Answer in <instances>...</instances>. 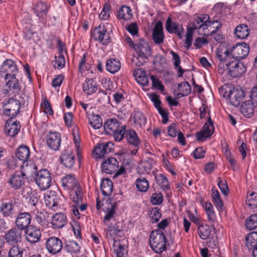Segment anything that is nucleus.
I'll return each mask as SVG.
<instances>
[{
    "mask_svg": "<svg viewBox=\"0 0 257 257\" xmlns=\"http://www.w3.org/2000/svg\"><path fill=\"white\" fill-rule=\"evenodd\" d=\"M216 62L218 64V72L223 74L225 71L228 76L232 78L240 77L246 71L245 67L240 61L230 58L225 55H220L217 50L216 53Z\"/></svg>",
    "mask_w": 257,
    "mask_h": 257,
    "instance_id": "nucleus-1",
    "label": "nucleus"
},
{
    "mask_svg": "<svg viewBox=\"0 0 257 257\" xmlns=\"http://www.w3.org/2000/svg\"><path fill=\"white\" fill-rule=\"evenodd\" d=\"M210 17L207 14H202L196 17L193 20V25L195 28L200 31L201 33L206 36H212L215 31L221 27V24L218 21H210Z\"/></svg>",
    "mask_w": 257,
    "mask_h": 257,
    "instance_id": "nucleus-2",
    "label": "nucleus"
},
{
    "mask_svg": "<svg viewBox=\"0 0 257 257\" xmlns=\"http://www.w3.org/2000/svg\"><path fill=\"white\" fill-rule=\"evenodd\" d=\"M166 236L160 230L153 231L150 235V244L151 248L157 253H161L167 248Z\"/></svg>",
    "mask_w": 257,
    "mask_h": 257,
    "instance_id": "nucleus-3",
    "label": "nucleus"
},
{
    "mask_svg": "<svg viewBox=\"0 0 257 257\" xmlns=\"http://www.w3.org/2000/svg\"><path fill=\"white\" fill-rule=\"evenodd\" d=\"M249 52V47L248 45L245 43H242L241 44H237L224 52L220 51V55H225L226 57L229 56L230 58L239 61L240 59L246 57Z\"/></svg>",
    "mask_w": 257,
    "mask_h": 257,
    "instance_id": "nucleus-4",
    "label": "nucleus"
},
{
    "mask_svg": "<svg viewBox=\"0 0 257 257\" xmlns=\"http://www.w3.org/2000/svg\"><path fill=\"white\" fill-rule=\"evenodd\" d=\"M40 189L45 190L48 189L51 184L52 178L50 172L45 169L39 170L33 178Z\"/></svg>",
    "mask_w": 257,
    "mask_h": 257,
    "instance_id": "nucleus-5",
    "label": "nucleus"
},
{
    "mask_svg": "<svg viewBox=\"0 0 257 257\" xmlns=\"http://www.w3.org/2000/svg\"><path fill=\"white\" fill-rule=\"evenodd\" d=\"M110 32L107 31L104 26L95 28L93 32L94 40L100 41L103 45H107L110 42Z\"/></svg>",
    "mask_w": 257,
    "mask_h": 257,
    "instance_id": "nucleus-6",
    "label": "nucleus"
},
{
    "mask_svg": "<svg viewBox=\"0 0 257 257\" xmlns=\"http://www.w3.org/2000/svg\"><path fill=\"white\" fill-rule=\"evenodd\" d=\"M21 104L18 100L10 98L4 105V113L10 118L16 116L20 111Z\"/></svg>",
    "mask_w": 257,
    "mask_h": 257,
    "instance_id": "nucleus-7",
    "label": "nucleus"
},
{
    "mask_svg": "<svg viewBox=\"0 0 257 257\" xmlns=\"http://www.w3.org/2000/svg\"><path fill=\"white\" fill-rule=\"evenodd\" d=\"M138 54V59L148 58L151 55V50L148 43L144 39H140L138 43H135L134 49Z\"/></svg>",
    "mask_w": 257,
    "mask_h": 257,
    "instance_id": "nucleus-8",
    "label": "nucleus"
},
{
    "mask_svg": "<svg viewBox=\"0 0 257 257\" xmlns=\"http://www.w3.org/2000/svg\"><path fill=\"white\" fill-rule=\"evenodd\" d=\"M45 245L48 251L52 254L59 253L63 247L62 241L59 238L54 236L48 238Z\"/></svg>",
    "mask_w": 257,
    "mask_h": 257,
    "instance_id": "nucleus-9",
    "label": "nucleus"
},
{
    "mask_svg": "<svg viewBox=\"0 0 257 257\" xmlns=\"http://www.w3.org/2000/svg\"><path fill=\"white\" fill-rule=\"evenodd\" d=\"M227 96L230 104L235 107L239 105L244 97V91L239 87H233L229 90Z\"/></svg>",
    "mask_w": 257,
    "mask_h": 257,
    "instance_id": "nucleus-10",
    "label": "nucleus"
},
{
    "mask_svg": "<svg viewBox=\"0 0 257 257\" xmlns=\"http://www.w3.org/2000/svg\"><path fill=\"white\" fill-rule=\"evenodd\" d=\"M25 233L26 240L32 244L38 242L41 237L40 229L33 225L27 228Z\"/></svg>",
    "mask_w": 257,
    "mask_h": 257,
    "instance_id": "nucleus-11",
    "label": "nucleus"
},
{
    "mask_svg": "<svg viewBox=\"0 0 257 257\" xmlns=\"http://www.w3.org/2000/svg\"><path fill=\"white\" fill-rule=\"evenodd\" d=\"M31 215L28 212H21L18 214L15 221L16 226L20 230H26L30 226L31 222Z\"/></svg>",
    "mask_w": 257,
    "mask_h": 257,
    "instance_id": "nucleus-12",
    "label": "nucleus"
},
{
    "mask_svg": "<svg viewBox=\"0 0 257 257\" xmlns=\"http://www.w3.org/2000/svg\"><path fill=\"white\" fill-rule=\"evenodd\" d=\"M38 171L37 165L30 160L23 162L21 165V172L27 178L28 176L34 178Z\"/></svg>",
    "mask_w": 257,
    "mask_h": 257,
    "instance_id": "nucleus-13",
    "label": "nucleus"
},
{
    "mask_svg": "<svg viewBox=\"0 0 257 257\" xmlns=\"http://www.w3.org/2000/svg\"><path fill=\"white\" fill-rule=\"evenodd\" d=\"M113 145L112 143H102L97 144L94 148L93 153L96 158H101L105 155L108 154L113 149Z\"/></svg>",
    "mask_w": 257,
    "mask_h": 257,
    "instance_id": "nucleus-14",
    "label": "nucleus"
},
{
    "mask_svg": "<svg viewBox=\"0 0 257 257\" xmlns=\"http://www.w3.org/2000/svg\"><path fill=\"white\" fill-rule=\"evenodd\" d=\"M21 230L16 228L10 229L5 235V237L6 242L11 245H18L19 242H21L22 238Z\"/></svg>",
    "mask_w": 257,
    "mask_h": 257,
    "instance_id": "nucleus-15",
    "label": "nucleus"
},
{
    "mask_svg": "<svg viewBox=\"0 0 257 257\" xmlns=\"http://www.w3.org/2000/svg\"><path fill=\"white\" fill-rule=\"evenodd\" d=\"M214 127L213 122L209 117L208 122H206L202 128V130L196 134L197 140L202 141L205 139L210 137L214 133Z\"/></svg>",
    "mask_w": 257,
    "mask_h": 257,
    "instance_id": "nucleus-16",
    "label": "nucleus"
},
{
    "mask_svg": "<svg viewBox=\"0 0 257 257\" xmlns=\"http://www.w3.org/2000/svg\"><path fill=\"white\" fill-rule=\"evenodd\" d=\"M61 139L57 132H50L47 136V144L52 150L57 151L60 147Z\"/></svg>",
    "mask_w": 257,
    "mask_h": 257,
    "instance_id": "nucleus-17",
    "label": "nucleus"
},
{
    "mask_svg": "<svg viewBox=\"0 0 257 257\" xmlns=\"http://www.w3.org/2000/svg\"><path fill=\"white\" fill-rule=\"evenodd\" d=\"M165 27L169 33L175 34L179 38H182V33L184 30L182 26L179 23L173 22L170 17L167 19L165 24Z\"/></svg>",
    "mask_w": 257,
    "mask_h": 257,
    "instance_id": "nucleus-18",
    "label": "nucleus"
},
{
    "mask_svg": "<svg viewBox=\"0 0 257 257\" xmlns=\"http://www.w3.org/2000/svg\"><path fill=\"white\" fill-rule=\"evenodd\" d=\"M20 128V122L13 121L12 118H10L6 122L5 131L8 136L14 137L19 133Z\"/></svg>",
    "mask_w": 257,
    "mask_h": 257,
    "instance_id": "nucleus-19",
    "label": "nucleus"
},
{
    "mask_svg": "<svg viewBox=\"0 0 257 257\" xmlns=\"http://www.w3.org/2000/svg\"><path fill=\"white\" fill-rule=\"evenodd\" d=\"M118 168V162L114 158H109L102 164V169L107 174H113Z\"/></svg>",
    "mask_w": 257,
    "mask_h": 257,
    "instance_id": "nucleus-20",
    "label": "nucleus"
},
{
    "mask_svg": "<svg viewBox=\"0 0 257 257\" xmlns=\"http://www.w3.org/2000/svg\"><path fill=\"white\" fill-rule=\"evenodd\" d=\"M162 23L158 22L153 29L152 37L154 42L157 44L163 43L164 36L163 34Z\"/></svg>",
    "mask_w": 257,
    "mask_h": 257,
    "instance_id": "nucleus-21",
    "label": "nucleus"
},
{
    "mask_svg": "<svg viewBox=\"0 0 257 257\" xmlns=\"http://www.w3.org/2000/svg\"><path fill=\"white\" fill-rule=\"evenodd\" d=\"M27 178L23 175L21 172H17L9 179V183L16 189H19L25 184Z\"/></svg>",
    "mask_w": 257,
    "mask_h": 257,
    "instance_id": "nucleus-22",
    "label": "nucleus"
},
{
    "mask_svg": "<svg viewBox=\"0 0 257 257\" xmlns=\"http://www.w3.org/2000/svg\"><path fill=\"white\" fill-rule=\"evenodd\" d=\"M60 160L64 166L68 168H72L75 162L74 154L70 149L66 150L62 154Z\"/></svg>",
    "mask_w": 257,
    "mask_h": 257,
    "instance_id": "nucleus-23",
    "label": "nucleus"
},
{
    "mask_svg": "<svg viewBox=\"0 0 257 257\" xmlns=\"http://www.w3.org/2000/svg\"><path fill=\"white\" fill-rule=\"evenodd\" d=\"M67 222L66 216L61 213H56L53 215L51 221L53 227L55 229L62 228L66 224Z\"/></svg>",
    "mask_w": 257,
    "mask_h": 257,
    "instance_id": "nucleus-24",
    "label": "nucleus"
},
{
    "mask_svg": "<svg viewBox=\"0 0 257 257\" xmlns=\"http://www.w3.org/2000/svg\"><path fill=\"white\" fill-rule=\"evenodd\" d=\"M18 71L16 65L14 62L11 59H7L5 60L2 65L1 72L2 74L3 73H5L6 74H10V76L12 74H15Z\"/></svg>",
    "mask_w": 257,
    "mask_h": 257,
    "instance_id": "nucleus-25",
    "label": "nucleus"
},
{
    "mask_svg": "<svg viewBox=\"0 0 257 257\" xmlns=\"http://www.w3.org/2000/svg\"><path fill=\"white\" fill-rule=\"evenodd\" d=\"M62 185L65 189H75L76 185H80L76 181L74 175L69 174L62 178Z\"/></svg>",
    "mask_w": 257,
    "mask_h": 257,
    "instance_id": "nucleus-26",
    "label": "nucleus"
},
{
    "mask_svg": "<svg viewBox=\"0 0 257 257\" xmlns=\"http://www.w3.org/2000/svg\"><path fill=\"white\" fill-rule=\"evenodd\" d=\"M254 108L253 103L250 100H247L241 104L240 112L245 117L250 118L254 113Z\"/></svg>",
    "mask_w": 257,
    "mask_h": 257,
    "instance_id": "nucleus-27",
    "label": "nucleus"
},
{
    "mask_svg": "<svg viewBox=\"0 0 257 257\" xmlns=\"http://www.w3.org/2000/svg\"><path fill=\"white\" fill-rule=\"evenodd\" d=\"M119 127V122L115 118L109 119L104 124L105 133L109 135H112Z\"/></svg>",
    "mask_w": 257,
    "mask_h": 257,
    "instance_id": "nucleus-28",
    "label": "nucleus"
},
{
    "mask_svg": "<svg viewBox=\"0 0 257 257\" xmlns=\"http://www.w3.org/2000/svg\"><path fill=\"white\" fill-rule=\"evenodd\" d=\"M15 154L17 158L23 162L29 160L30 156L29 148L24 145L20 146L16 150Z\"/></svg>",
    "mask_w": 257,
    "mask_h": 257,
    "instance_id": "nucleus-29",
    "label": "nucleus"
},
{
    "mask_svg": "<svg viewBox=\"0 0 257 257\" xmlns=\"http://www.w3.org/2000/svg\"><path fill=\"white\" fill-rule=\"evenodd\" d=\"M5 79L7 86L10 90H12L15 93H17L20 90V88L18 84V80L15 77V74H6Z\"/></svg>",
    "mask_w": 257,
    "mask_h": 257,
    "instance_id": "nucleus-30",
    "label": "nucleus"
},
{
    "mask_svg": "<svg viewBox=\"0 0 257 257\" xmlns=\"http://www.w3.org/2000/svg\"><path fill=\"white\" fill-rule=\"evenodd\" d=\"M125 137L130 144H131L136 147H138L140 145V139L137 134L134 130H126Z\"/></svg>",
    "mask_w": 257,
    "mask_h": 257,
    "instance_id": "nucleus-31",
    "label": "nucleus"
},
{
    "mask_svg": "<svg viewBox=\"0 0 257 257\" xmlns=\"http://www.w3.org/2000/svg\"><path fill=\"white\" fill-rule=\"evenodd\" d=\"M100 190L102 194L105 196L110 195L113 190V184L108 178L102 179L100 184Z\"/></svg>",
    "mask_w": 257,
    "mask_h": 257,
    "instance_id": "nucleus-32",
    "label": "nucleus"
},
{
    "mask_svg": "<svg viewBox=\"0 0 257 257\" xmlns=\"http://www.w3.org/2000/svg\"><path fill=\"white\" fill-rule=\"evenodd\" d=\"M83 90L86 94H91L97 90V83L92 79H86L83 84Z\"/></svg>",
    "mask_w": 257,
    "mask_h": 257,
    "instance_id": "nucleus-33",
    "label": "nucleus"
},
{
    "mask_svg": "<svg viewBox=\"0 0 257 257\" xmlns=\"http://www.w3.org/2000/svg\"><path fill=\"white\" fill-rule=\"evenodd\" d=\"M132 16V10L129 7L126 6H122L117 13V18L124 21L130 20Z\"/></svg>",
    "mask_w": 257,
    "mask_h": 257,
    "instance_id": "nucleus-34",
    "label": "nucleus"
},
{
    "mask_svg": "<svg viewBox=\"0 0 257 257\" xmlns=\"http://www.w3.org/2000/svg\"><path fill=\"white\" fill-rule=\"evenodd\" d=\"M48 9L47 6L42 2L38 3L33 8L34 13L40 19L43 18L46 16Z\"/></svg>",
    "mask_w": 257,
    "mask_h": 257,
    "instance_id": "nucleus-35",
    "label": "nucleus"
},
{
    "mask_svg": "<svg viewBox=\"0 0 257 257\" xmlns=\"http://www.w3.org/2000/svg\"><path fill=\"white\" fill-rule=\"evenodd\" d=\"M0 212L4 217H12L14 212V206L11 202H3L0 206Z\"/></svg>",
    "mask_w": 257,
    "mask_h": 257,
    "instance_id": "nucleus-36",
    "label": "nucleus"
},
{
    "mask_svg": "<svg viewBox=\"0 0 257 257\" xmlns=\"http://www.w3.org/2000/svg\"><path fill=\"white\" fill-rule=\"evenodd\" d=\"M134 75L138 82L143 86L147 85L149 83V80L146 76L145 70L138 68L134 71Z\"/></svg>",
    "mask_w": 257,
    "mask_h": 257,
    "instance_id": "nucleus-37",
    "label": "nucleus"
},
{
    "mask_svg": "<svg viewBox=\"0 0 257 257\" xmlns=\"http://www.w3.org/2000/svg\"><path fill=\"white\" fill-rule=\"evenodd\" d=\"M234 34L238 38L243 39L249 35V29L245 24L239 25L235 28Z\"/></svg>",
    "mask_w": 257,
    "mask_h": 257,
    "instance_id": "nucleus-38",
    "label": "nucleus"
},
{
    "mask_svg": "<svg viewBox=\"0 0 257 257\" xmlns=\"http://www.w3.org/2000/svg\"><path fill=\"white\" fill-rule=\"evenodd\" d=\"M70 197L78 206L82 202L81 189L80 185H76L75 189H71Z\"/></svg>",
    "mask_w": 257,
    "mask_h": 257,
    "instance_id": "nucleus-39",
    "label": "nucleus"
},
{
    "mask_svg": "<svg viewBox=\"0 0 257 257\" xmlns=\"http://www.w3.org/2000/svg\"><path fill=\"white\" fill-rule=\"evenodd\" d=\"M106 70L111 73H115L120 68V63L116 59L110 58L106 63Z\"/></svg>",
    "mask_w": 257,
    "mask_h": 257,
    "instance_id": "nucleus-40",
    "label": "nucleus"
},
{
    "mask_svg": "<svg viewBox=\"0 0 257 257\" xmlns=\"http://www.w3.org/2000/svg\"><path fill=\"white\" fill-rule=\"evenodd\" d=\"M121 231L122 230L116 224L109 225L106 230V237L108 239L110 238L115 242L114 239Z\"/></svg>",
    "mask_w": 257,
    "mask_h": 257,
    "instance_id": "nucleus-41",
    "label": "nucleus"
},
{
    "mask_svg": "<svg viewBox=\"0 0 257 257\" xmlns=\"http://www.w3.org/2000/svg\"><path fill=\"white\" fill-rule=\"evenodd\" d=\"M87 117L89 124L94 129H98L102 126V119L98 114L94 115L93 113H88Z\"/></svg>",
    "mask_w": 257,
    "mask_h": 257,
    "instance_id": "nucleus-42",
    "label": "nucleus"
},
{
    "mask_svg": "<svg viewBox=\"0 0 257 257\" xmlns=\"http://www.w3.org/2000/svg\"><path fill=\"white\" fill-rule=\"evenodd\" d=\"M246 246L248 249L253 250L257 246V233L252 232L246 237Z\"/></svg>",
    "mask_w": 257,
    "mask_h": 257,
    "instance_id": "nucleus-43",
    "label": "nucleus"
},
{
    "mask_svg": "<svg viewBox=\"0 0 257 257\" xmlns=\"http://www.w3.org/2000/svg\"><path fill=\"white\" fill-rule=\"evenodd\" d=\"M24 248L18 245H11L8 252V257H22Z\"/></svg>",
    "mask_w": 257,
    "mask_h": 257,
    "instance_id": "nucleus-44",
    "label": "nucleus"
},
{
    "mask_svg": "<svg viewBox=\"0 0 257 257\" xmlns=\"http://www.w3.org/2000/svg\"><path fill=\"white\" fill-rule=\"evenodd\" d=\"M136 187L140 192H146L149 187V184L148 180L144 177H140L136 181Z\"/></svg>",
    "mask_w": 257,
    "mask_h": 257,
    "instance_id": "nucleus-45",
    "label": "nucleus"
},
{
    "mask_svg": "<svg viewBox=\"0 0 257 257\" xmlns=\"http://www.w3.org/2000/svg\"><path fill=\"white\" fill-rule=\"evenodd\" d=\"M211 228L206 224H201L198 227V233L202 239H207L210 234Z\"/></svg>",
    "mask_w": 257,
    "mask_h": 257,
    "instance_id": "nucleus-46",
    "label": "nucleus"
},
{
    "mask_svg": "<svg viewBox=\"0 0 257 257\" xmlns=\"http://www.w3.org/2000/svg\"><path fill=\"white\" fill-rule=\"evenodd\" d=\"M178 89L180 92L176 94L178 97L186 96L191 91V87L188 82H183L179 84Z\"/></svg>",
    "mask_w": 257,
    "mask_h": 257,
    "instance_id": "nucleus-47",
    "label": "nucleus"
},
{
    "mask_svg": "<svg viewBox=\"0 0 257 257\" xmlns=\"http://www.w3.org/2000/svg\"><path fill=\"white\" fill-rule=\"evenodd\" d=\"M170 54L172 56V59L174 61L173 64L174 65V67L177 69L178 68V71L179 73L178 76L182 77L183 76V74L184 72V70L180 66V64L181 62L180 57L179 55L174 52L173 51H170Z\"/></svg>",
    "mask_w": 257,
    "mask_h": 257,
    "instance_id": "nucleus-48",
    "label": "nucleus"
},
{
    "mask_svg": "<svg viewBox=\"0 0 257 257\" xmlns=\"http://www.w3.org/2000/svg\"><path fill=\"white\" fill-rule=\"evenodd\" d=\"M116 204L110 205V207L107 208L106 210V215L104 217L103 222L104 223L107 225L106 223L107 221L110 220L111 219L114 217L116 213Z\"/></svg>",
    "mask_w": 257,
    "mask_h": 257,
    "instance_id": "nucleus-49",
    "label": "nucleus"
},
{
    "mask_svg": "<svg viewBox=\"0 0 257 257\" xmlns=\"http://www.w3.org/2000/svg\"><path fill=\"white\" fill-rule=\"evenodd\" d=\"M155 163L153 159L148 158L140 165L139 168L141 169H143V173H149L152 170Z\"/></svg>",
    "mask_w": 257,
    "mask_h": 257,
    "instance_id": "nucleus-50",
    "label": "nucleus"
},
{
    "mask_svg": "<svg viewBox=\"0 0 257 257\" xmlns=\"http://www.w3.org/2000/svg\"><path fill=\"white\" fill-rule=\"evenodd\" d=\"M246 203L250 208L253 209L257 207V193L252 192L247 195L246 199Z\"/></svg>",
    "mask_w": 257,
    "mask_h": 257,
    "instance_id": "nucleus-51",
    "label": "nucleus"
},
{
    "mask_svg": "<svg viewBox=\"0 0 257 257\" xmlns=\"http://www.w3.org/2000/svg\"><path fill=\"white\" fill-rule=\"evenodd\" d=\"M52 64L55 68L58 69H62L65 66V60L64 56L61 54L55 57V60L52 62Z\"/></svg>",
    "mask_w": 257,
    "mask_h": 257,
    "instance_id": "nucleus-52",
    "label": "nucleus"
},
{
    "mask_svg": "<svg viewBox=\"0 0 257 257\" xmlns=\"http://www.w3.org/2000/svg\"><path fill=\"white\" fill-rule=\"evenodd\" d=\"M246 228L249 230H252L257 227V214H252L250 216L245 222Z\"/></svg>",
    "mask_w": 257,
    "mask_h": 257,
    "instance_id": "nucleus-53",
    "label": "nucleus"
},
{
    "mask_svg": "<svg viewBox=\"0 0 257 257\" xmlns=\"http://www.w3.org/2000/svg\"><path fill=\"white\" fill-rule=\"evenodd\" d=\"M65 247L67 251L71 253L79 252L80 248L79 244L73 240L69 241L66 245Z\"/></svg>",
    "mask_w": 257,
    "mask_h": 257,
    "instance_id": "nucleus-54",
    "label": "nucleus"
},
{
    "mask_svg": "<svg viewBox=\"0 0 257 257\" xmlns=\"http://www.w3.org/2000/svg\"><path fill=\"white\" fill-rule=\"evenodd\" d=\"M149 217L152 223H156L159 221L161 217V212L158 207L152 208L149 213Z\"/></svg>",
    "mask_w": 257,
    "mask_h": 257,
    "instance_id": "nucleus-55",
    "label": "nucleus"
},
{
    "mask_svg": "<svg viewBox=\"0 0 257 257\" xmlns=\"http://www.w3.org/2000/svg\"><path fill=\"white\" fill-rule=\"evenodd\" d=\"M125 125L120 126L118 130L112 133L114 139L115 141L120 142L124 137V135L126 134Z\"/></svg>",
    "mask_w": 257,
    "mask_h": 257,
    "instance_id": "nucleus-56",
    "label": "nucleus"
},
{
    "mask_svg": "<svg viewBox=\"0 0 257 257\" xmlns=\"http://www.w3.org/2000/svg\"><path fill=\"white\" fill-rule=\"evenodd\" d=\"M155 178L157 182L160 184L164 189L169 188L168 181L166 177L162 174H159L155 176Z\"/></svg>",
    "mask_w": 257,
    "mask_h": 257,
    "instance_id": "nucleus-57",
    "label": "nucleus"
},
{
    "mask_svg": "<svg viewBox=\"0 0 257 257\" xmlns=\"http://www.w3.org/2000/svg\"><path fill=\"white\" fill-rule=\"evenodd\" d=\"M135 122L142 127L146 124V118L142 112H137L135 115Z\"/></svg>",
    "mask_w": 257,
    "mask_h": 257,
    "instance_id": "nucleus-58",
    "label": "nucleus"
},
{
    "mask_svg": "<svg viewBox=\"0 0 257 257\" xmlns=\"http://www.w3.org/2000/svg\"><path fill=\"white\" fill-rule=\"evenodd\" d=\"M205 208L209 220L213 221L215 218V213L212 204L210 202H207L205 205Z\"/></svg>",
    "mask_w": 257,
    "mask_h": 257,
    "instance_id": "nucleus-59",
    "label": "nucleus"
},
{
    "mask_svg": "<svg viewBox=\"0 0 257 257\" xmlns=\"http://www.w3.org/2000/svg\"><path fill=\"white\" fill-rule=\"evenodd\" d=\"M218 186L220 189L222 193L225 196L227 195L228 193V188L227 182L225 180H222L220 178H218Z\"/></svg>",
    "mask_w": 257,
    "mask_h": 257,
    "instance_id": "nucleus-60",
    "label": "nucleus"
},
{
    "mask_svg": "<svg viewBox=\"0 0 257 257\" xmlns=\"http://www.w3.org/2000/svg\"><path fill=\"white\" fill-rule=\"evenodd\" d=\"M150 79L152 81V85L154 87L157 88L159 90L163 91L164 87L161 83L160 80L155 76L152 75L150 76Z\"/></svg>",
    "mask_w": 257,
    "mask_h": 257,
    "instance_id": "nucleus-61",
    "label": "nucleus"
},
{
    "mask_svg": "<svg viewBox=\"0 0 257 257\" xmlns=\"http://www.w3.org/2000/svg\"><path fill=\"white\" fill-rule=\"evenodd\" d=\"M179 132L178 126L176 123H172L168 127V133L171 137H175Z\"/></svg>",
    "mask_w": 257,
    "mask_h": 257,
    "instance_id": "nucleus-62",
    "label": "nucleus"
},
{
    "mask_svg": "<svg viewBox=\"0 0 257 257\" xmlns=\"http://www.w3.org/2000/svg\"><path fill=\"white\" fill-rule=\"evenodd\" d=\"M163 200V195L161 193H154L151 197V202L153 204H160Z\"/></svg>",
    "mask_w": 257,
    "mask_h": 257,
    "instance_id": "nucleus-63",
    "label": "nucleus"
},
{
    "mask_svg": "<svg viewBox=\"0 0 257 257\" xmlns=\"http://www.w3.org/2000/svg\"><path fill=\"white\" fill-rule=\"evenodd\" d=\"M205 151L203 147L196 148L193 153V156L196 159H202L204 157Z\"/></svg>",
    "mask_w": 257,
    "mask_h": 257,
    "instance_id": "nucleus-64",
    "label": "nucleus"
}]
</instances>
